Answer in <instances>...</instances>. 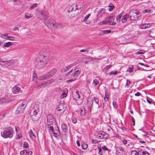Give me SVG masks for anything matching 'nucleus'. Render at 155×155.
I'll use <instances>...</instances> for the list:
<instances>
[{
    "mask_svg": "<svg viewBox=\"0 0 155 155\" xmlns=\"http://www.w3.org/2000/svg\"><path fill=\"white\" fill-rule=\"evenodd\" d=\"M132 118V124L133 126H135V120L133 116L131 117Z\"/></svg>",
    "mask_w": 155,
    "mask_h": 155,
    "instance_id": "56",
    "label": "nucleus"
},
{
    "mask_svg": "<svg viewBox=\"0 0 155 155\" xmlns=\"http://www.w3.org/2000/svg\"><path fill=\"white\" fill-rule=\"evenodd\" d=\"M144 52H143L142 51V50H140L138 51L136 54H143L144 53Z\"/></svg>",
    "mask_w": 155,
    "mask_h": 155,
    "instance_id": "55",
    "label": "nucleus"
},
{
    "mask_svg": "<svg viewBox=\"0 0 155 155\" xmlns=\"http://www.w3.org/2000/svg\"><path fill=\"white\" fill-rule=\"evenodd\" d=\"M80 52H88V51L87 50V49H82L80 50Z\"/></svg>",
    "mask_w": 155,
    "mask_h": 155,
    "instance_id": "64",
    "label": "nucleus"
},
{
    "mask_svg": "<svg viewBox=\"0 0 155 155\" xmlns=\"http://www.w3.org/2000/svg\"><path fill=\"white\" fill-rule=\"evenodd\" d=\"M91 142L92 143L94 144L97 143L98 142V141L97 140L94 139H92L91 140Z\"/></svg>",
    "mask_w": 155,
    "mask_h": 155,
    "instance_id": "60",
    "label": "nucleus"
},
{
    "mask_svg": "<svg viewBox=\"0 0 155 155\" xmlns=\"http://www.w3.org/2000/svg\"><path fill=\"white\" fill-rule=\"evenodd\" d=\"M61 128L62 130L64 132H66L68 131V127L67 125L64 123L62 124L61 126Z\"/></svg>",
    "mask_w": 155,
    "mask_h": 155,
    "instance_id": "23",
    "label": "nucleus"
},
{
    "mask_svg": "<svg viewBox=\"0 0 155 155\" xmlns=\"http://www.w3.org/2000/svg\"><path fill=\"white\" fill-rule=\"evenodd\" d=\"M47 122L48 128L49 126H52L51 125L56 124L54 116L51 114H48L47 116Z\"/></svg>",
    "mask_w": 155,
    "mask_h": 155,
    "instance_id": "8",
    "label": "nucleus"
},
{
    "mask_svg": "<svg viewBox=\"0 0 155 155\" xmlns=\"http://www.w3.org/2000/svg\"><path fill=\"white\" fill-rule=\"evenodd\" d=\"M0 61L1 62L4 63V65H6L7 66H9L13 63V60H12L5 61L0 60Z\"/></svg>",
    "mask_w": 155,
    "mask_h": 155,
    "instance_id": "17",
    "label": "nucleus"
},
{
    "mask_svg": "<svg viewBox=\"0 0 155 155\" xmlns=\"http://www.w3.org/2000/svg\"><path fill=\"white\" fill-rule=\"evenodd\" d=\"M19 106H21L22 107H24V109L26 107V104L24 102H23L21 105H20Z\"/></svg>",
    "mask_w": 155,
    "mask_h": 155,
    "instance_id": "57",
    "label": "nucleus"
},
{
    "mask_svg": "<svg viewBox=\"0 0 155 155\" xmlns=\"http://www.w3.org/2000/svg\"><path fill=\"white\" fill-rule=\"evenodd\" d=\"M12 90L13 93L15 94H17L22 92L21 88L17 85L14 86L12 88Z\"/></svg>",
    "mask_w": 155,
    "mask_h": 155,
    "instance_id": "13",
    "label": "nucleus"
},
{
    "mask_svg": "<svg viewBox=\"0 0 155 155\" xmlns=\"http://www.w3.org/2000/svg\"><path fill=\"white\" fill-rule=\"evenodd\" d=\"M133 70V68H130L128 69L127 71H128L130 73H131V72H132Z\"/></svg>",
    "mask_w": 155,
    "mask_h": 155,
    "instance_id": "62",
    "label": "nucleus"
},
{
    "mask_svg": "<svg viewBox=\"0 0 155 155\" xmlns=\"http://www.w3.org/2000/svg\"><path fill=\"white\" fill-rule=\"evenodd\" d=\"M139 12L136 10L132 9L130 11L129 14V18L130 20L134 21L137 19L139 15Z\"/></svg>",
    "mask_w": 155,
    "mask_h": 155,
    "instance_id": "7",
    "label": "nucleus"
},
{
    "mask_svg": "<svg viewBox=\"0 0 155 155\" xmlns=\"http://www.w3.org/2000/svg\"><path fill=\"white\" fill-rule=\"evenodd\" d=\"M75 80L74 78H71V79L68 80L67 82H71L74 81Z\"/></svg>",
    "mask_w": 155,
    "mask_h": 155,
    "instance_id": "63",
    "label": "nucleus"
},
{
    "mask_svg": "<svg viewBox=\"0 0 155 155\" xmlns=\"http://www.w3.org/2000/svg\"><path fill=\"white\" fill-rule=\"evenodd\" d=\"M25 15L26 18H29L31 17V14L28 13L25 14Z\"/></svg>",
    "mask_w": 155,
    "mask_h": 155,
    "instance_id": "53",
    "label": "nucleus"
},
{
    "mask_svg": "<svg viewBox=\"0 0 155 155\" xmlns=\"http://www.w3.org/2000/svg\"><path fill=\"white\" fill-rule=\"evenodd\" d=\"M74 7H73L72 6H69L68 9V12H69L72 11L74 12Z\"/></svg>",
    "mask_w": 155,
    "mask_h": 155,
    "instance_id": "36",
    "label": "nucleus"
},
{
    "mask_svg": "<svg viewBox=\"0 0 155 155\" xmlns=\"http://www.w3.org/2000/svg\"><path fill=\"white\" fill-rule=\"evenodd\" d=\"M90 16V14H88L83 19V20L82 21V22L86 21L87 19Z\"/></svg>",
    "mask_w": 155,
    "mask_h": 155,
    "instance_id": "42",
    "label": "nucleus"
},
{
    "mask_svg": "<svg viewBox=\"0 0 155 155\" xmlns=\"http://www.w3.org/2000/svg\"><path fill=\"white\" fill-rule=\"evenodd\" d=\"M55 124V126L54 128L52 126H49L48 129L50 134H54L55 137H57L61 134V133L59 130V127L57 125Z\"/></svg>",
    "mask_w": 155,
    "mask_h": 155,
    "instance_id": "6",
    "label": "nucleus"
},
{
    "mask_svg": "<svg viewBox=\"0 0 155 155\" xmlns=\"http://www.w3.org/2000/svg\"><path fill=\"white\" fill-rule=\"evenodd\" d=\"M81 115L82 116H84L85 114V109L84 108H80Z\"/></svg>",
    "mask_w": 155,
    "mask_h": 155,
    "instance_id": "30",
    "label": "nucleus"
},
{
    "mask_svg": "<svg viewBox=\"0 0 155 155\" xmlns=\"http://www.w3.org/2000/svg\"><path fill=\"white\" fill-rule=\"evenodd\" d=\"M24 110V107H22L21 106H19L16 111V113L17 114H19L22 113Z\"/></svg>",
    "mask_w": 155,
    "mask_h": 155,
    "instance_id": "21",
    "label": "nucleus"
},
{
    "mask_svg": "<svg viewBox=\"0 0 155 155\" xmlns=\"http://www.w3.org/2000/svg\"><path fill=\"white\" fill-rule=\"evenodd\" d=\"M111 31L110 30H105L102 31L103 34H106L110 33Z\"/></svg>",
    "mask_w": 155,
    "mask_h": 155,
    "instance_id": "46",
    "label": "nucleus"
},
{
    "mask_svg": "<svg viewBox=\"0 0 155 155\" xmlns=\"http://www.w3.org/2000/svg\"><path fill=\"white\" fill-rule=\"evenodd\" d=\"M55 91L61 92L62 91V89L60 87L56 88L55 89Z\"/></svg>",
    "mask_w": 155,
    "mask_h": 155,
    "instance_id": "58",
    "label": "nucleus"
},
{
    "mask_svg": "<svg viewBox=\"0 0 155 155\" xmlns=\"http://www.w3.org/2000/svg\"><path fill=\"white\" fill-rule=\"evenodd\" d=\"M81 147L83 149L85 150L87 148L88 145L85 143H83L82 144Z\"/></svg>",
    "mask_w": 155,
    "mask_h": 155,
    "instance_id": "39",
    "label": "nucleus"
},
{
    "mask_svg": "<svg viewBox=\"0 0 155 155\" xmlns=\"http://www.w3.org/2000/svg\"><path fill=\"white\" fill-rule=\"evenodd\" d=\"M38 110L39 108L36 109L34 108L31 110L30 113V117L32 120L34 121L38 120L40 117V112Z\"/></svg>",
    "mask_w": 155,
    "mask_h": 155,
    "instance_id": "5",
    "label": "nucleus"
},
{
    "mask_svg": "<svg viewBox=\"0 0 155 155\" xmlns=\"http://www.w3.org/2000/svg\"><path fill=\"white\" fill-rule=\"evenodd\" d=\"M108 7L110 8L109 9V11H112L114 7V5L111 3L109 4Z\"/></svg>",
    "mask_w": 155,
    "mask_h": 155,
    "instance_id": "40",
    "label": "nucleus"
},
{
    "mask_svg": "<svg viewBox=\"0 0 155 155\" xmlns=\"http://www.w3.org/2000/svg\"><path fill=\"white\" fill-rule=\"evenodd\" d=\"M117 74V71H112L109 73V75H110L113 74L114 75H116Z\"/></svg>",
    "mask_w": 155,
    "mask_h": 155,
    "instance_id": "48",
    "label": "nucleus"
},
{
    "mask_svg": "<svg viewBox=\"0 0 155 155\" xmlns=\"http://www.w3.org/2000/svg\"><path fill=\"white\" fill-rule=\"evenodd\" d=\"M56 72L57 70L55 69H53L46 74V76H47L48 78H50L54 75Z\"/></svg>",
    "mask_w": 155,
    "mask_h": 155,
    "instance_id": "15",
    "label": "nucleus"
},
{
    "mask_svg": "<svg viewBox=\"0 0 155 155\" xmlns=\"http://www.w3.org/2000/svg\"><path fill=\"white\" fill-rule=\"evenodd\" d=\"M99 84L98 81L96 79H94L93 82V84L94 86H96Z\"/></svg>",
    "mask_w": 155,
    "mask_h": 155,
    "instance_id": "44",
    "label": "nucleus"
},
{
    "mask_svg": "<svg viewBox=\"0 0 155 155\" xmlns=\"http://www.w3.org/2000/svg\"><path fill=\"white\" fill-rule=\"evenodd\" d=\"M113 105L115 109H117L118 107V105H117V103L115 101H113Z\"/></svg>",
    "mask_w": 155,
    "mask_h": 155,
    "instance_id": "47",
    "label": "nucleus"
},
{
    "mask_svg": "<svg viewBox=\"0 0 155 155\" xmlns=\"http://www.w3.org/2000/svg\"><path fill=\"white\" fill-rule=\"evenodd\" d=\"M138 152H137V151L135 150H133L131 153V155H138Z\"/></svg>",
    "mask_w": 155,
    "mask_h": 155,
    "instance_id": "51",
    "label": "nucleus"
},
{
    "mask_svg": "<svg viewBox=\"0 0 155 155\" xmlns=\"http://www.w3.org/2000/svg\"><path fill=\"white\" fill-rule=\"evenodd\" d=\"M116 154H124L125 151L124 148L121 146H117L116 147Z\"/></svg>",
    "mask_w": 155,
    "mask_h": 155,
    "instance_id": "11",
    "label": "nucleus"
},
{
    "mask_svg": "<svg viewBox=\"0 0 155 155\" xmlns=\"http://www.w3.org/2000/svg\"><path fill=\"white\" fill-rule=\"evenodd\" d=\"M105 12V9L104 8H101L100 9L98 12V14L102 13V14H104Z\"/></svg>",
    "mask_w": 155,
    "mask_h": 155,
    "instance_id": "35",
    "label": "nucleus"
},
{
    "mask_svg": "<svg viewBox=\"0 0 155 155\" xmlns=\"http://www.w3.org/2000/svg\"><path fill=\"white\" fill-rule=\"evenodd\" d=\"M130 81L129 80H127L126 85L125 86V87L127 88H128L129 87V85H130Z\"/></svg>",
    "mask_w": 155,
    "mask_h": 155,
    "instance_id": "50",
    "label": "nucleus"
},
{
    "mask_svg": "<svg viewBox=\"0 0 155 155\" xmlns=\"http://www.w3.org/2000/svg\"><path fill=\"white\" fill-rule=\"evenodd\" d=\"M73 66V65L72 64H70L68 66L66 67L62 70L63 71H67L68 70L71 69Z\"/></svg>",
    "mask_w": 155,
    "mask_h": 155,
    "instance_id": "29",
    "label": "nucleus"
},
{
    "mask_svg": "<svg viewBox=\"0 0 155 155\" xmlns=\"http://www.w3.org/2000/svg\"><path fill=\"white\" fill-rule=\"evenodd\" d=\"M97 148L99 150L98 154L100 155H102L103 154V152L102 150V149L101 148V146H100V147H98Z\"/></svg>",
    "mask_w": 155,
    "mask_h": 155,
    "instance_id": "38",
    "label": "nucleus"
},
{
    "mask_svg": "<svg viewBox=\"0 0 155 155\" xmlns=\"http://www.w3.org/2000/svg\"><path fill=\"white\" fill-rule=\"evenodd\" d=\"M23 147L24 148H28L29 147L28 143L26 142H24Z\"/></svg>",
    "mask_w": 155,
    "mask_h": 155,
    "instance_id": "54",
    "label": "nucleus"
},
{
    "mask_svg": "<svg viewBox=\"0 0 155 155\" xmlns=\"http://www.w3.org/2000/svg\"><path fill=\"white\" fill-rule=\"evenodd\" d=\"M56 110L59 112V113L61 114H63L64 111V107L62 104H60L56 108Z\"/></svg>",
    "mask_w": 155,
    "mask_h": 155,
    "instance_id": "16",
    "label": "nucleus"
},
{
    "mask_svg": "<svg viewBox=\"0 0 155 155\" xmlns=\"http://www.w3.org/2000/svg\"><path fill=\"white\" fill-rule=\"evenodd\" d=\"M74 13L75 15H77L81 12V8L80 7L75 6L74 7Z\"/></svg>",
    "mask_w": 155,
    "mask_h": 155,
    "instance_id": "20",
    "label": "nucleus"
},
{
    "mask_svg": "<svg viewBox=\"0 0 155 155\" xmlns=\"http://www.w3.org/2000/svg\"><path fill=\"white\" fill-rule=\"evenodd\" d=\"M152 12V11L150 9H145L142 11V13L145 14L147 13H151Z\"/></svg>",
    "mask_w": 155,
    "mask_h": 155,
    "instance_id": "33",
    "label": "nucleus"
},
{
    "mask_svg": "<svg viewBox=\"0 0 155 155\" xmlns=\"http://www.w3.org/2000/svg\"><path fill=\"white\" fill-rule=\"evenodd\" d=\"M37 15H40V17L44 19L47 18L48 15V12L46 11H44L43 12H39L37 13Z\"/></svg>",
    "mask_w": 155,
    "mask_h": 155,
    "instance_id": "14",
    "label": "nucleus"
},
{
    "mask_svg": "<svg viewBox=\"0 0 155 155\" xmlns=\"http://www.w3.org/2000/svg\"><path fill=\"white\" fill-rule=\"evenodd\" d=\"M149 35L151 37L155 38V28L152 29L150 30Z\"/></svg>",
    "mask_w": 155,
    "mask_h": 155,
    "instance_id": "25",
    "label": "nucleus"
},
{
    "mask_svg": "<svg viewBox=\"0 0 155 155\" xmlns=\"http://www.w3.org/2000/svg\"><path fill=\"white\" fill-rule=\"evenodd\" d=\"M14 129L11 127L3 129L1 135L4 138H11L13 136Z\"/></svg>",
    "mask_w": 155,
    "mask_h": 155,
    "instance_id": "4",
    "label": "nucleus"
},
{
    "mask_svg": "<svg viewBox=\"0 0 155 155\" xmlns=\"http://www.w3.org/2000/svg\"><path fill=\"white\" fill-rule=\"evenodd\" d=\"M12 45V43L10 42H8L4 43L3 46L5 47H8Z\"/></svg>",
    "mask_w": 155,
    "mask_h": 155,
    "instance_id": "32",
    "label": "nucleus"
},
{
    "mask_svg": "<svg viewBox=\"0 0 155 155\" xmlns=\"http://www.w3.org/2000/svg\"><path fill=\"white\" fill-rule=\"evenodd\" d=\"M7 102V101L5 99L2 98L0 99V104H2L5 103Z\"/></svg>",
    "mask_w": 155,
    "mask_h": 155,
    "instance_id": "37",
    "label": "nucleus"
},
{
    "mask_svg": "<svg viewBox=\"0 0 155 155\" xmlns=\"http://www.w3.org/2000/svg\"><path fill=\"white\" fill-rule=\"evenodd\" d=\"M95 136L98 138L103 139L107 137L108 135L104 131H99L96 132L95 134Z\"/></svg>",
    "mask_w": 155,
    "mask_h": 155,
    "instance_id": "9",
    "label": "nucleus"
},
{
    "mask_svg": "<svg viewBox=\"0 0 155 155\" xmlns=\"http://www.w3.org/2000/svg\"><path fill=\"white\" fill-rule=\"evenodd\" d=\"M72 96L73 99L76 101L78 105H80L82 104L84 98L83 94L77 91L73 92Z\"/></svg>",
    "mask_w": 155,
    "mask_h": 155,
    "instance_id": "3",
    "label": "nucleus"
},
{
    "mask_svg": "<svg viewBox=\"0 0 155 155\" xmlns=\"http://www.w3.org/2000/svg\"><path fill=\"white\" fill-rule=\"evenodd\" d=\"M46 23L48 27L53 29L54 28L55 21H46Z\"/></svg>",
    "mask_w": 155,
    "mask_h": 155,
    "instance_id": "12",
    "label": "nucleus"
},
{
    "mask_svg": "<svg viewBox=\"0 0 155 155\" xmlns=\"http://www.w3.org/2000/svg\"><path fill=\"white\" fill-rule=\"evenodd\" d=\"M151 25V24H144L140 25V28L141 29H146L150 28Z\"/></svg>",
    "mask_w": 155,
    "mask_h": 155,
    "instance_id": "18",
    "label": "nucleus"
},
{
    "mask_svg": "<svg viewBox=\"0 0 155 155\" xmlns=\"http://www.w3.org/2000/svg\"><path fill=\"white\" fill-rule=\"evenodd\" d=\"M105 24L108 25H110L111 22L112 21L110 20L107 19L105 18V20H104Z\"/></svg>",
    "mask_w": 155,
    "mask_h": 155,
    "instance_id": "34",
    "label": "nucleus"
},
{
    "mask_svg": "<svg viewBox=\"0 0 155 155\" xmlns=\"http://www.w3.org/2000/svg\"><path fill=\"white\" fill-rule=\"evenodd\" d=\"M48 78L47 77V76H46V74L45 75H43L42 76H40L38 78V79L39 80H43Z\"/></svg>",
    "mask_w": 155,
    "mask_h": 155,
    "instance_id": "28",
    "label": "nucleus"
},
{
    "mask_svg": "<svg viewBox=\"0 0 155 155\" xmlns=\"http://www.w3.org/2000/svg\"><path fill=\"white\" fill-rule=\"evenodd\" d=\"M8 35V34L7 33H5V34H1L0 35V37L3 39H5Z\"/></svg>",
    "mask_w": 155,
    "mask_h": 155,
    "instance_id": "41",
    "label": "nucleus"
},
{
    "mask_svg": "<svg viewBox=\"0 0 155 155\" xmlns=\"http://www.w3.org/2000/svg\"><path fill=\"white\" fill-rule=\"evenodd\" d=\"M54 79H51L46 81L44 82L43 83H41V84L39 85L37 87L39 88H41L42 87H45L46 86H48L51 84L54 81Z\"/></svg>",
    "mask_w": 155,
    "mask_h": 155,
    "instance_id": "10",
    "label": "nucleus"
},
{
    "mask_svg": "<svg viewBox=\"0 0 155 155\" xmlns=\"http://www.w3.org/2000/svg\"><path fill=\"white\" fill-rule=\"evenodd\" d=\"M21 155H31L32 152L31 151H27L25 150L21 151L20 152Z\"/></svg>",
    "mask_w": 155,
    "mask_h": 155,
    "instance_id": "19",
    "label": "nucleus"
},
{
    "mask_svg": "<svg viewBox=\"0 0 155 155\" xmlns=\"http://www.w3.org/2000/svg\"><path fill=\"white\" fill-rule=\"evenodd\" d=\"M49 60L48 57L41 55L37 60V63L36 65L37 68H43Z\"/></svg>",
    "mask_w": 155,
    "mask_h": 155,
    "instance_id": "2",
    "label": "nucleus"
},
{
    "mask_svg": "<svg viewBox=\"0 0 155 155\" xmlns=\"http://www.w3.org/2000/svg\"><path fill=\"white\" fill-rule=\"evenodd\" d=\"M61 28V25L60 23L55 22V25L54 28L60 29Z\"/></svg>",
    "mask_w": 155,
    "mask_h": 155,
    "instance_id": "27",
    "label": "nucleus"
},
{
    "mask_svg": "<svg viewBox=\"0 0 155 155\" xmlns=\"http://www.w3.org/2000/svg\"><path fill=\"white\" fill-rule=\"evenodd\" d=\"M68 92V90L67 89L65 88L63 91L62 94L61 95L60 97L61 98H63L66 97V94Z\"/></svg>",
    "mask_w": 155,
    "mask_h": 155,
    "instance_id": "22",
    "label": "nucleus"
},
{
    "mask_svg": "<svg viewBox=\"0 0 155 155\" xmlns=\"http://www.w3.org/2000/svg\"><path fill=\"white\" fill-rule=\"evenodd\" d=\"M38 6V4L37 3H35L33 5H31L30 7V8L31 9H32Z\"/></svg>",
    "mask_w": 155,
    "mask_h": 155,
    "instance_id": "52",
    "label": "nucleus"
},
{
    "mask_svg": "<svg viewBox=\"0 0 155 155\" xmlns=\"http://www.w3.org/2000/svg\"><path fill=\"white\" fill-rule=\"evenodd\" d=\"M36 74L35 73H33V79L32 80L33 81H35L36 82L37 81H36Z\"/></svg>",
    "mask_w": 155,
    "mask_h": 155,
    "instance_id": "45",
    "label": "nucleus"
},
{
    "mask_svg": "<svg viewBox=\"0 0 155 155\" xmlns=\"http://www.w3.org/2000/svg\"><path fill=\"white\" fill-rule=\"evenodd\" d=\"M29 135L30 137H36L35 134H34L32 130H30V131L29 132Z\"/></svg>",
    "mask_w": 155,
    "mask_h": 155,
    "instance_id": "49",
    "label": "nucleus"
},
{
    "mask_svg": "<svg viewBox=\"0 0 155 155\" xmlns=\"http://www.w3.org/2000/svg\"><path fill=\"white\" fill-rule=\"evenodd\" d=\"M102 149L104 151L108 150V149L105 146L102 147Z\"/></svg>",
    "mask_w": 155,
    "mask_h": 155,
    "instance_id": "59",
    "label": "nucleus"
},
{
    "mask_svg": "<svg viewBox=\"0 0 155 155\" xmlns=\"http://www.w3.org/2000/svg\"><path fill=\"white\" fill-rule=\"evenodd\" d=\"M81 69L80 68H74L71 69L65 74V75L69 78H74L76 80L78 75L80 74Z\"/></svg>",
    "mask_w": 155,
    "mask_h": 155,
    "instance_id": "1",
    "label": "nucleus"
},
{
    "mask_svg": "<svg viewBox=\"0 0 155 155\" xmlns=\"http://www.w3.org/2000/svg\"><path fill=\"white\" fill-rule=\"evenodd\" d=\"M147 153V151H143L142 150L138 152V155H146Z\"/></svg>",
    "mask_w": 155,
    "mask_h": 155,
    "instance_id": "31",
    "label": "nucleus"
},
{
    "mask_svg": "<svg viewBox=\"0 0 155 155\" xmlns=\"http://www.w3.org/2000/svg\"><path fill=\"white\" fill-rule=\"evenodd\" d=\"M129 17V14H126L124 15L123 17L121 20L122 22L123 23H124L126 22Z\"/></svg>",
    "mask_w": 155,
    "mask_h": 155,
    "instance_id": "24",
    "label": "nucleus"
},
{
    "mask_svg": "<svg viewBox=\"0 0 155 155\" xmlns=\"http://www.w3.org/2000/svg\"><path fill=\"white\" fill-rule=\"evenodd\" d=\"M114 13H112L111 15L107 16L106 18V19L110 20L112 21L114 20V19L113 17L114 16Z\"/></svg>",
    "mask_w": 155,
    "mask_h": 155,
    "instance_id": "26",
    "label": "nucleus"
},
{
    "mask_svg": "<svg viewBox=\"0 0 155 155\" xmlns=\"http://www.w3.org/2000/svg\"><path fill=\"white\" fill-rule=\"evenodd\" d=\"M96 60V58H89V60L90 61H94Z\"/></svg>",
    "mask_w": 155,
    "mask_h": 155,
    "instance_id": "61",
    "label": "nucleus"
},
{
    "mask_svg": "<svg viewBox=\"0 0 155 155\" xmlns=\"http://www.w3.org/2000/svg\"><path fill=\"white\" fill-rule=\"evenodd\" d=\"M121 17V15L119 14L117 17L116 19L117 22H120V19Z\"/></svg>",
    "mask_w": 155,
    "mask_h": 155,
    "instance_id": "43",
    "label": "nucleus"
}]
</instances>
